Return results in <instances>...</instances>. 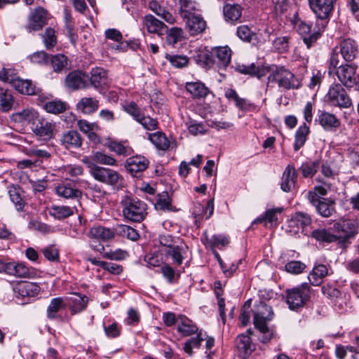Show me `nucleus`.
<instances>
[{
	"mask_svg": "<svg viewBox=\"0 0 359 359\" xmlns=\"http://www.w3.org/2000/svg\"><path fill=\"white\" fill-rule=\"evenodd\" d=\"M12 86L22 94L33 95L35 93V86L31 81L16 77L12 80Z\"/></svg>",
	"mask_w": 359,
	"mask_h": 359,
	"instance_id": "nucleus-39",
	"label": "nucleus"
},
{
	"mask_svg": "<svg viewBox=\"0 0 359 359\" xmlns=\"http://www.w3.org/2000/svg\"><path fill=\"white\" fill-rule=\"evenodd\" d=\"M310 133L309 127L306 123L301 125L295 133L294 149L299 150L305 144L307 137Z\"/></svg>",
	"mask_w": 359,
	"mask_h": 359,
	"instance_id": "nucleus-37",
	"label": "nucleus"
},
{
	"mask_svg": "<svg viewBox=\"0 0 359 359\" xmlns=\"http://www.w3.org/2000/svg\"><path fill=\"white\" fill-rule=\"evenodd\" d=\"M319 122L326 130L338 128L340 126L339 120L334 114L327 112H323L319 116Z\"/></svg>",
	"mask_w": 359,
	"mask_h": 359,
	"instance_id": "nucleus-47",
	"label": "nucleus"
},
{
	"mask_svg": "<svg viewBox=\"0 0 359 359\" xmlns=\"http://www.w3.org/2000/svg\"><path fill=\"white\" fill-rule=\"evenodd\" d=\"M89 171L93 178L107 185H116L121 180V175L116 170L104 167H93Z\"/></svg>",
	"mask_w": 359,
	"mask_h": 359,
	"instance_id": "nucleus-12",
	"label": "nucleus"
},
{
	"mask_svg": "<svg viewBox=\"0 0 359 359\" xmlns=\"http://www.w3.org/2000/svg\"><path fill=\"white\" fill-rule=\"evenodd\" d=\"M212 55L216 60L215 64L219 67H226L231 62V50L227 46L212 48Z\"/></svg>",
	"mask_w": 359,
	"mask_h": 359,
	"instance_id": "nucleus-26",
	"label": "nucleus"
},
{
	"mask_svg": "<svg viewBox=\"0 0 359 359\" xmlns=\"http://www.w3.org/2000/svg\"><path fill=\"white\" fill-rule=\"evenodd\" d=\"M311 237L319 242L330 243L337 241L338 236L332 234L325 229H318L311 232Z\"/></svg>",
	"mask_w": 359,
	"mask_h": 359,
	"instance_id": "nucleus-45",
	"label": "nucleus"
},
{
	"mask_svg": "<svg viewBox=\"0 0 359 359\" xmlns=\"http://www.w3.org/2000/svg\"><path fill=\"white\" fill-rule=\"evenodd\" d=\"M334 229L340 234L338 239L346 240L357 233L358 225L355 220L344 219L334 224Z\"/></svg>",
	"mask_w": 359,
	"mask_h": 359,
	"instance_id": "nucleus-17",
	"label": "nucleus"
},
{
	"mask_svg": "<svg viewBox=\"0 0 359 359\" xmlns=\"http://www.w3.org/2000/svg\"><path fill=\"white\" fill-rule=\"evenodd\" d=\"M87 75L80 71H75L69 73L65 79L68 88L76 90L84 88L87 79Z\"/></svg>",
	"mask_w": 359,
	"mask_h": 359,
	"instance_id": "nucleus-28",
	"label": "nucleus"
},
{
	"mask_svg": "<svg viewBox=\"0 0 359 359\" xmlns=\"http://www.w3.org/2000/svg\"><path fill=\"white\" fill-rule=\"evenodd\" d=\"M144 261L149 267H158L165 263L163 254L158 250L145 255Z\"/></svg>",
	"mask_w": 359,
	"mask_h": 359,
	"instance_id": "nucleus-53",
	"label": "nucleus"
},
{
	"mask_svg": "<svg viewBox=\"0 0 359 359\" xmlns=\"http://www.w3.org/2000/svg\"><path fill=\"white\" fill-rule=\"evenodd\" d=\"M149 140L160 150L165 151L170 147V141L161 132L149 134Z\"/></svg>",
	"mask_w": 359,
	"mask_h": 359,
	"instance_id": "nucleus-42",
	"label": "nucleus"
},
{
	"mask_svg": "<svg viewBox=\"0 0 359 359\" xmlns=\"http://www.w3.org/2000/svg\"><path fill=\"white\" fill-rule=\"evenodd\" d=\"M67 307L65 300L62 297H55L51 299L47 308V317L53 320L57 316V313Z\"/></svg>",
	"mask_w": 359,
	"mask_h": 359,
	"instance_id": "nucleus-38",
	"label": "nucleus"
},
{
	"mask_svg": "<svg viewBox=\"0 0 359 359\" xmlns=\"http://www.w3.org/2000/svg\"><path fill=\"white\" fill-rule=\"evenodd\" d=\"M242 10L238 4H228L224 6L223 13L226 20L235 22L241 17Z\"/></svg>",
	"mask_w": 359,
	"mask_h": 359,
	"instance_id": "nucleus-43",
	"label": "nucleus"
},
{
	"mask_svg": "<svg viewBox=\"0 0 359 359\" xmlns=\"http://www.w3.org/2000/svg\"><path fill=\"white\" fill-rule=\"evenodd\" d=\"M8 194L16 209L18 210H22L25 205V201L21 196V189L18 186L13 184L9 187Z\"/></svg>",
	"mask_w": 359,
	"mask_h": 359,
	"instance_id": "nucleus-50",
	"label": "nucleus"
},
{
	"mask_svg": "<svg viewBox=\"0 0 359 359\" xmlns=\"http://www.w3.org/2000/svg\"><path fill=\"white\" fill-rule=\"evenodd\" d=\"M55 191L59 197L66 199L79 198L81 197V191L67 182L58 183L55 187Z\"/></svg>",
	"mask_w": 359,
	"mask_h": 359,
	"instance_id": "nucleus-23",
	"label": "nucleus"
},
{
	"mask_svg": "<svg viewBox=\"0 0 359 359\" xmlns=\"http://www.w3.org/2000/svg\"><path fill=\"white\" fill-rule=\"evenodd\" d=\"M311 218L309 215L302 212H297L291 215L287 222V231L292 235L302 233L308 235L306 227L311 224Z\"/></svg>",
	"mask_w": 359,
	"mask_h": 359,
	"instance_id": "nucleus-9",
	"label": "nucleus"
},
{
	"mask_svg": "<svg viewBox=\"0 0 359 359\" xmlns=\"http://www.w3.org/2000/svg\"><path fill=\"white\" fill-rule=\"evenodd\" d=\"M149 161L143 156L135 155L129 157L125 162V168L133 177H138L149 166Z\"/></svg>",
	"mask_w": 359,
	"mask_h": 359,
	"instance_id": "nucleus-15",
	"label": "nucleus"
},
{
	"mask_svg": "<svg viewBox=\"0 0 359 359\" xmlns=\"http://www.w3.org/2000/svg\"><path fill=\"white\" fill-rule=\"evenodd\" d=\"M44 257L50 262H58L60 259L59 250L55 245H48L41 250Z\"/></svg>",
	"mask_w": 359,
	"mask_h": 359,
	"instance_id": "nucleus-61",
	"label": "nucleus"
},
{
	"mask_svg": "<svg viewBox=\"0 0 359 359\" xmlns=\"http://www.w3.org/2000/svg\"><path fill=\"white\" fill-rule=\"evenodd\" d=\"M237 36L243 41L250 42L255 34L247 25H241L237 28Z\"/></svg>",
	"mask_w": 359,
	"mask_h": 359,
	"instance_id": "nucleus-64",
	"label": "nucleus"
},
{
	"mask_svg": "<svg viewBox=\"0 0 359 359\" xmlns=\"http://www.w3.org/2000/svg\"><path fill=\"white\" fill-rule=\"evenodd\" d=\"M50 61L55 72H61L68 69L67 57L63 54H57L52 56Z\"/></svg>",
	"mask_w": 359,
	"mask_h": 359,
	"instance_id": "nucleus-51",
	"label": "nucleus"
},
{
	"mask_svg": "<svg viewBox=\"0 0 359 359\" xmlns=\"http://www.w3.org/2000/svg\"><path fill=\"white\" fill-rule=\"evenodd\" d=\"M187 246L184 243L177 244L167 250H164L163 254L165 261L171 259L172 263L177 266L182 265L184 255L187 251Z\"/></svg>",
	"mask_w": 359,
	"mask_h": 359,
	"instance_id": "nucleus-18",
	"label": "nucleus"
},
{
	"mask_svg": "<svg viewBox=\"0 0 359 359\" xmlns=\"http://www.w3.org/2000/svg\"><path fill=\"white\" fill-rule=\"evenodd\" d=\"M115 235L127 238L133 241H137L140 237L139 233L135 229L124 224H118L115 226Z\"/></svg>",
	"mask_w": 359,
	"mask_h": 359,
	"instance_id": "nucleus-44",
	"label": "nucleus"
},
{
	"mask_svg": "<svg viewBox=\"0 0 359 359\" xmlns=\"http://www.w3.org/2000/svg\"><path fill=\"white\" fill-rule=\"evenodd\" d=\"M60 142L67 149H76L81 147L83 139L76 130H69L62 135Z\"/></svg>",
	"mask_w": 359,
	"mask_h": 359,
	"instance_id": "nucleus-19",
	"label": "nucleus"
},
{
	"mask_svg": "<svg viewBox=\"0 0 359 359\" xmlns=\"http://www.w3.org/2000/svg\"><path fill=\"white\" fill-rule=\"evenodd\" d=\"M46 23V11L41 7L36 8L28 18V22L25 26L26 30L31 33L39 31Z\"/></svg>",
	"mask_w": 359,
	"mask_h": 359,
	"instance_id": "nucleus-16",
	"label": "nucleus"
},
{
	"mask_svg": "<svg viewBox=\"0 0 359 359\" xmlns=\"http://www.w3.org/2000/svg\"><path fill=\"white\" fill-rule=\"evenodd\" d=\"M177 330L182 337H186L197 333L198 327L191 319L180 315L177 318Z\"/></svg>",
	"mask_w": 359,
	"mask_h": 359,
	"instance_id": "nucleus-20",
	"label": "nucleus"
},
{
	"mask_svg": "<svg viewBox=\"0 0 359 359\" xmlns=\"http://www.w3.org/2000/svg\"><path fill=\"white\" fill-rule=\"evenodd\" d=\"M185 87L195 98L205 97L209 93L208 88L201 81L187 82Z\"/></svg>",
	"mask_w": 359,
	"mask_h": 359,
	"instance_id": "nucleus-33",
	"label": "nucleus"
},
{
	"mask_svg": "<svg viewBox=\"0 0 359 359\" xmlns=\"http://www.w3.org/2000/svg\"><path fill=\"white\" fill-rule=\"evenodd\" d=\"M311 11L321 22V27L325 28L334 8V0H309Z\"/></svg>",
	"mask_w": 359,
	"mask_h": 359,
	"instance_id": "nucleus-6",
	"label": "nucleus"
},
{
	"mask_svg": "<svg viewBox=\"0 0 359 359\" xmlns=\"http://www.w3.org/2000/svg\"><path fill=\"white\" fill-rule=\"evenodd\" d=\"M43 109L50 114H58L63 113L67 109V104L60 100H53L46 102Z\"/></svg>",
	"mask_w": 359,
	"mask_h": 359,
	"instance_id": "nucleus-46",
	"label": "nucleus"
},
{
	"mask_svg": "<svg viewBox=\"0 0 359 359\" xmlns=\"http://www.w3.org/2000/svg\"><path fill=\"white\" fill-rule=\"evenodd\" d=\"M122 205L124 217L130 222H140L147 215V204L138 198L126 197Z\"/></svg>",
	"mask_w": 359,
	"mask_h": 359,
	"instance_id": "nucleus-2",
	"label": "nucleus"
},
{
	"mask_svg": "<svg viewBox=\"0 0 359 359\" xmlns=\"http://www.w3.org/2000/svg\"><path fill=\"white\" fill-rule=\"evenodd\" d=\"M149 8L154 12L157 15L160 16L162 19L165 20L169 24H173L175 22L174 16L166 11L161 7L156 1H151L149 4Z\"/></svg>",
	"mask_w": 359,
	"mask_h": 359,
	"instance_id": "nucleus-48",
	"label": "nucleus"
},
{
	"mask_svg": "<svg viewBox=\"0 0 359 359\" xmlns=\"http://www.w3.org/2000/svg\"><path fill=\"white\" fill-rule=\"evenodd\" d=\"M123 110L127 112L128 114H130L134 120L137 121L140 120V118L142 117V116L144 114L140 108L138 107V105L135 102H130L126 103L123 106Z\"/></svg>",
	"mask_w": 359,
	"mask_h": 359,
	"instance_id": "nucleus-59",
	"label": "nucleus"
},
{
	"mask_svg": "<svg viewBox=\"0 0 359 359\" xmlns=\"http://www.w3.org/2000/svg\"><path fill=\"white\" fill-rule=\"evenodd\" d=\"M38 117L39 113L33 109H25L12 115V118L15 122H27L32 125Z\"/></svg>",
	"mask_w": 359,
	"mask_h": 359,
	"instance_id": "nucleus-34",
	"label": "nucleus"
},
{
	"mask_svg": "<svg viewBox=\"0 0 359 359\" xmlns=\"http://www.w3.org/2000/svg\"><path fill=\"white\" fill-rule=\"evenodd\" d=\"M339 53L346 62L353 61L358 54V45L351 39H344L339 44Z\"/></svg>",
	"mask_w": 359,
	"mask_h": 359,
	"instance_id": "nucleus-21",
	"label": "nucleus"
},
{
	"mask_svg": "<svg viewBox=\"0 0 359 359\" xmlns=\"http://www.w3.org/2000/svg\"><path fill=\"white\" fill-rule=\"evenodd\" d=\"M158 240L160 243L158 250L162 253L164 250H167V249H170L177 244V242L171 235H161L159 236Z\"/></svg>",
	"mask_w": 359,
	"mask_h": 359,
	"instance_id": "nucleus-62",
	"label": "nucleus"
},
{
	"mask_svg": "<svg viewBox=\"0 0 359 359\" xmlns=\"http://www.w3.org/2000/svg\"><path fill=\"white\" fill-rule=\"evenodd\" d=\"M269 83H276L283 90H296L302 86L301 80L289 69L276 67L268 76Z\"/></svg>",
	"mask_w": 359,
	"mask_h": 359,
	"instance_id": "nucleus-1",
	"label": "nucleus"
},
{
	"mask_svg": "<svg viewBox=\"0 0 359 359\" xmlns=\"http://www.w3.org/2000/svg\"><path fill=\"white\" fill-rule=\"evenodd\" d=\"M6 273L17 278H32L37 276L35 269L29 267L24 262H7Z\"/></svg>",
	"mask_w": 359,
	"mask_h": 359,
	"instance_id": "nucleus-13",
	"label": "nucleus"
},
{
	"mask_svg": "<svg viewBox=\"0 0 359 359\" xmlns=\"http://www.w3.org/2000/svg\"><path fill=\"white\" fill-rule=\"evenodd\" d=\"M77 211L76 207L67 205H51L48 209V213L56 219H64L72 215Z\"/></svg>",
	"mask_w": 359,
	"mask_h": 359,
	"instance_id": "nucleus-30",
	"label": "nucleus"
},
{
	"mask_svg": "<svg viewBox=\"0 0 359 359\" xmlns=\"http://www.w3.org/2000/svg\"><path fill=\"white\" fill-rule=\"evenodd\" d=\"M253 313V321L255 327L264 334L269 333L267 322L273 318V312L272 308L264 302H260L255 306Z\"/></svg>",
	"mask_w": 359,
	"mask_h": 359,
	"instance_id": "nucleus-5",
	"label": "nucleus"
},
{
	"mask_svg": "<svg viewBox=\"0 0 359 359\" xmlns=\"http://www.w3.org/2000/svg\"><path fill=\"white\" fill-rule=\"evenodd\" d=\"M196 62L204 68H210L215 64V59L212 55V50H200L194 57Z\"/></svg>",
	"mask_w": 359,
	"mask_h": 359,
	"instance_id": "nucleus-35",
	"label": "nucleus"
},
{
	"mask_svg": "<svg viewBox=\"0 0 359 359\" xmlns=\"http://www.w3.org/2000/svg\"><path fill=\"white\" fill-rule=\"evenodd\" d=\"M186 20V27L190 35L195 36L201 34L206 29V22L194 13L184 19Z\"/></svg>",
	"mask_w": 359,
	"mask_h": 359,
	"instance_id": "nucleus-22",
	"label": "nucleus"
},
{
	"mask_svg": "<svg viewBox=\"0 0 359 359\" xmlns=\"http://www.w3.org/2000/svg\"><path fill=\"white\" fill-rule=\"evenodd\" d=\"M283 209L282 208L269 209L266 211L264 217L257 219L255 222H262L263 220H266L271 224L276 223L278 221V215L280 214L283 212Z\"/></svg>",
	"mask_w": 359,
	"mask_h": 359,
	"instance_id": "nucleus-60",
	"label": "nucleus"
},
{
	"mask_svg": "<svg viewBox=\"0 0 359 359\" xmlns=\"http://www.w3.org/2000/svg\"><path fill=\"white\" fill-rule=\"evenodd\" d=\"M172 200L168 193L163 192L158 195L155 203V208L158 211L165 212L172 210Z\"/></svg>",
	"mask_w": 359,
	"mask_h": 359,
	"instance_id": "nucleus-54",
	"label": "nucleus"
},
{
	"mask_svg": "<svg viewBox=\"0 0 359 359\" xmlns=\"http://www.w3.org/2000/svg\"><path fill=\"white\" fill-rule=\"evenodd\" d=\"M317 212L323 217H327L334 212V203L325 198H322L321 201L315 205Z\"/></svg>",
	"mask_w": 359,
	"mask_h": 359,
	"instance_id": "nucleus-49",
	"label": "nucleus"
},
{
	"mask_svg": "<svg viewBox=\"0 0 359 359\" xmlns=\"http://www.w3.org/2000/svg\"><path fill=\"white\" fill-rule=\"evenodd\" d=\"M297 181V172L294 166L287 165L285 168L280 183V188L285 192L291 191L295 187Z\"/></svg>",
	"mask_w": 359,
	"mask_h": 359,
	"instance_id": "nucleus-24",
	"label": "nucleus"
},
{
	"mask_svg": "<svg viewBox=\"0 0 359 359\" xmlns=\"http://www.w3.org/2000/svg\"><path fill=\"white\" fill-rule=\"evenodd\" d=\"M316 27L317 28H313V29L311 30L310 25L303 21L297 22L296 24V29L302 36L303 41L307 48H310L317 41L320 35V32L325 29L321 27V22L318 20Z\"/></svg>",
	"mask_w": 359,
	"mask_h": 359,
	"instance_id": "nucleus-10",
	"label": "nucleus"
},
{
	"mask_svg": "<svg viewBox=\"0 0 359 359\" xmlns=\"http://www.w3.org/2000/svg\"><path fill=\"white\" fill-rule=\"evenodd\" d=\"M285 299L290 309L295 311L302 308L311 298V287L308 283L287 289Z\"/></svg>",
	"mask_w": 359,
	"mask_h": 359,
	"instance_id": "nucleus-3",
	"label": "nucleus"
},
{
	"mask_svg": "<svg viewBox=\"0 0 359 359\" xmlns=\"http://www.w3.org/2000/svg\"><path fill=\"white\" fill-rule=\"evenodd\" d=\"M41 290L40 286L32 282L18 281L13 286L15 297L20 300L28 301L36 297Z\"/></svg>",
	"mask_w": 359,
	"mask_h": 359,
	"instance_id": "nucleus-11",
	"label": "nucleus"
},
{
	"mask_svg": "<svg viewBox=\"0 0 359 359\" xmlns=\"http://www.w3.org/2000/svg\"><path fill=\"white\" fill-rule=\"evenodd\" d=\"M99 107V101L93 97H83L76 104V109L83 114L90 115L95 112Z\"/></svg>",
	"mask_w": 359,
	"mask_h": 359,
	"instance_id": "nucleus-31",
	"label": "nucleus"
},
{
	"mask_svg": "<svg viewBox=\"0 0 359 359\" xmlns=\"http://www.w3.org/2000/svg\"><path fill=\"white\" fill-rule=\"evenodd\" d=\"M179 14L182 18L189 17L198 10V4L196 0H178Z\"/></svg>",
	"mask_w": 359,
	"mask_h": 359,
	"instance_id": "nucleus-36",
	"label": "nucleus"
},
{
	"mask_svg": "<svg viewBox=\"0 0 359 359\" xmlns=\"http://www.w3.org/2000/svg\"><path fill=\"white\" fill-rule=\"evenodd\" d=\"M161 272L168 283H174L180 274L170 264L165 263L161 268Z\"/></svg>",
	"mask_w": 359,
	"mask_h": 359,
	"instance_id": "nucleus-56",
	"label": "nucleus"
},
{
	"mask_svg": "<svg viewBox=\"0 0 359 359\" xmlns=\"http://www.w3.org/2000/svg\"><path fill=\"white\" fill-rule=\"evenodd\" d=\"M252 333L250 330H248V334H240L236 339V345L238 348L243 351L245 353L250 351L251 339L250 334Z\"/></svg>",
	"mask_w": 359,
	"mask_h": 359,
	"instance_id": "nucleus-57",
	"label": "nucleus"
},
{
	"mask_svg": "<svg viewBox=\"0 0 359 359\" xmlns=\"http://www.w3.org/2000/svg\"><path fill=\"white\" fill-rule=\"evenodd\" d=\"M329 274V269L326 265L318 264L314 265L312 271L309 273L308 278L311 284L318 286Z\"/></svg>",
	"mask_w": 359,
	"mask_h": 359,
	"instance_id": "nucleus-25",
	"label": "nucleus"
},
{
	"mask_svg": "<svg viewBox=\"0 0 359 359\" xmlns=\"http://www.w3.org/2000/svg\"><path fill=\"white\" fill-rule=\"evenodd\" d=\"M66 299L70 304L69 309L72 315L83 311L86 309L88 303V297L79 293H74V297L67 298Z\"/></svg>",
	"mask_w": 359,
	"mask_h": 359,
	"instance_id": "nucleus-27",
	"label": "nucleus"
},
{
	"mask_svg": "<svg viewBox=\"0 0 359 359\" xmlns=\"http://www.w3.org/2000/svg\"><path fill=\"white\" fill-rule=\"evenodd\" d=\"M107 147L111 151L115 152L118 155L128 156L131 152V149L124 146L122 143L116 141H109L107 143Z\"/></svg>",
	"mask_w": 359,
	"mask_h": 359,
	"instance_id": "nucleus-58",
	"label": "nucleus"
},
{
	"mask_svg": "<svg viewBox=\"0 0 359 359\" xmlns=\"http://www.w3.org/2000/svg\"><path fill=\"white\" fill-rule=\"evenodd\" d=\"M319 166L320 163L318 161H306L302 163L298 170L304 178H313L316 174Z\"/></svg>",
	"mask_w": 359,
	"mask_h": 359,
	"instance_id": "nucleus-41",
	"label": "nucleus"
},
{
	"mask_svg": "<svg viewBox=\"0 0 359 359\" xmlns=\"http://www.w3.org/2000/svg\"><path fill=\"white\" fill-rule=\"evenodd\" d=\"M88 234L90 238L108 241L114 238L115 227L111 229L102 226H95L90 229Z\"/></svg>",
	"mask_w": 359,
	"mask_h": 359,
	"instance_id": "nucleus-29",
	"label": "nucleus"
},
{
	"mask_svg": "<svg viewBox=\"0 0 359 359\" xmlns=\"http://www.w3.org/2000/svg\"><path fill=\"white\" fill-rule=\"evenodd\" d=\"M144 24L149 33L161 34L165 25L152 15H146L144 17Z\"/></svg>",
	"mask_w": 359,
	"mask_h": 359,
	"instance_id": "nucleus-40",
	"label": "nucleus"
},
{
	"mask_svg": "<svg viewBox=\"0 0 359 359\" xmlns=\"http://www.w3.org/2000/svg\"><path fill=\"white\" fill-rule=\"evenodd\" d=\"M81 162L84 163L89 171L93 170V167H100L97 163L114 166L116 165V160L110 155H107L101 151H95L88 156H84L81 159Z\"/></svg>",
	"mask_w": 359,
	"mask_h": 359,
	"instance_id": "nucleus-14",
	"label": "nucleus"
},
{
	"mask_svg": "<svg viewBox=\"0 0 359 359\" xmlns=\"http://www.w3.org/2000/svg\"><path fill=\"white\" fill-rule=\"evenodd\" d=\"M32 130L36 136L44 140H50L55 137L57 131V123L39 116L32 126Z\"/></svg>",
	"mask_w": 359,
	"mask_h": 359,
	"instance_id": "nucleus-8",
	"label": "nucleus"
},
{
	"mask_svg": "<svg viewBox=\"0 0 359 359\" xmlns=\"http://www.w3.org/2000/svg\"><path fill=\"white\" fill-rule=\"evenodd\" d=\"M196 337H192L185 342L184 346V351L189 355H192V350L194 348H199L201 342L205 339V334L202 331H199L197 333Z\"/></svg>",
	"mask_w": 359,
	"mask_h": 359,
	"instance_id": "nucleus-55",
	"label": "nucleus"
},
{
	"mask_svg": "<svg viewBox=\"0 0 359 359\" xmlns=\"http://www.w3.org/2000/svg\"><path fill=\"white\" fill-rule=\"evenodd\" d=\"M326 97L331 105L339 108H349L352 106L351 99L340 83H333L330 87Z\"/></svg>",
	"mask_w": 359,
	"mask_h": 359,
	"instance_id": "nucleus-7",
	"label": "nucleus"
},
{
	"mask_svg": "<svg viewBox=\"0 0 359 359\" xmlns=\"http://www.w3.org/2000/svg\"><path fill=\"white\" fill-rule=\"evenodd\" d=\"M182 30L180 28L172 27L166 36V43L170 46H174L182 39Z\"/></svg>",
	"mask_w": 359,
	"mask_h": 359,
	"instance_id": "nucleus-63",
	"label": "nucleus"
},
{
	"mask_svg": "<svg viewBox=\"0 0 359 359\" xmlns=\"http://www.w3.org/2000/svg\"><path fill=\"white\" fill-rule=\"evenodd\" d=\"M90 74V83L95 88H101L108 84L107 74L104 69L93 68Z\"/></svg>",
	"mask_w": 359,
	"mask_h": 359,
	"instance_id": "nucleus-32",
	"label": "nucleus"
},
{
	"mask_svg": "<svg viewBox=\"0 0 359 359\" xmlns=\"http://www.w3.org/2000/svg\"><path fill=\"white\" fill-rule=\"evenodd\" d=\"M356 65L348 63L339 65L334 73L340 84L346 88L359 92V74H357Z\"/></svg>",
	"mask_w": 359,
	"mask_h": 359,
	"instance_id": "nucleus-4",
	"label": "nucleus"
},
{
	"mask_svg": "<svg viewBox=\"0 0 359 359\" xmlns=\"http://www.w3.org/2000/svg\"><path fill=\"white\" fill-rule=\"evenodd\" d=\"M236 70L243 74L255 76L257 78H261L263 76L262 69L254 63L248 65L238 64L236 67Z\"/></svg>",
	"mask_w": 359,
	"mask_h": 359,
	"instance_id": "nucleus-52",
	"label": "nucleus"
}]
</instances>
